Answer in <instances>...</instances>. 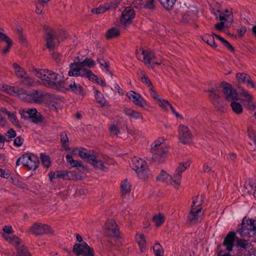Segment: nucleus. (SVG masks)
<instances>
[{"label": "nucleus", "instance_id": "obj_21", "mask_svg": "<svg viewBox=\"0 0 256 256\" xmlns=\"http://www.w3.org/2000/svg\"><path fill=\"white\" fill-rule=\"evenodd\" d=\"M4 42L6 46L1 50L3 54H6L9 52L10 48L12 45V42L10 39L5 34L0 32V47L2 46V42Z\"/></svg>", "mask_w": 256, "mask_h": 256}, {"label": "nucleus", "instance_id": "obj_3", "mask_svg": "<svg viewBox=\"0 0 256 256\" xmlns=\"http://www.w3.org/2000/svg\"><path fill=\"white\" fill-rule=\"evenodd\" d=\"M132 167L140 179L144 180L150 176L147 164L142 158H134L132 160Z\"/></svg>", "mask_w": 256, "mask_h": 256}, {"label": "nucleus", "instance_id": "obj_7", "mask_svg": "<svg viewBox=\"0 0 256 256\" xmlns=\"http://www.w3.org/2000/svg\"><path fill=\"white\" fill-rule=\"evenodd\" d=\"M220 85V88L222 90L225 98L228 101L236 100H238V96L235 89L226 82H222Z\"/></svg>", "mask_w": 256, "mask_h": 256}, {"label": "nucleus", "instance_id": "obj_44", "mask_svg": "<svg viewBox=\"0 0 256 256\" xmlns=\"http://www.w3.org/2000/svg\"><path fill=\"white\" fill-rule=\"evenodd\" d=\"M40 158L42 164L44 168H48L51 166V160L48 155L40 154Z\"/></svg>", "mask_w": 256, "mask_h": 256}, {"label": "nucleus", "instance_id": "obj_55", "mask_svg": "<svg viewBox=\"0 0 256 256\" xmlns=\"http://www.w3.org/2000/svg\"><path fill=\"white\" fill-rule=\"evenodd\" d=\"M12 182L14 185H16L18 186V187L24 188V189H27L28 186L26 184L20 181L19 180L16 178H12Z\"/></svg>", "mask_w": 256, "mask_h": 256}, {"label": "nucleus", "instance_id": "obj_54", "mask_svg": "<svg viewBox=\"0 0 256 256\" xmlns=\"http://www.w3.org/2000/svg\"><path fill=\"white\" fill-rule=\"evenodd\" d=\"M72 172H67L66 171H58L57 172V177L58 178H62L64 180H67L69 178V175L72 174Z\"/></svg>", "mask_w": 256, "mask_h": 256}, {"label": "nucleus", "instance_id": "obj_60", "mask_svg": "<svg viewBox=\"0 0 256 256\" xmlns=\"http://www.w3.org/2000/svg\"><path fill=\"white\" fill-rule=\"evenodd\" d=\"M248 132L249 137L253 140L256 146V132L250 127L248 128Z\"/></svg>", "mask_w": 256, "mask_h": 256}, {"label": "nucleus", "instance_id": "obj_36", "mask_svg": "<svg viewBox=\"0 0 256 256\" xmlns=\"http://www.w3.org/2000/svg\"><path fill=\"white\" fill-rule=\"evenodd\" d=\"M165 218L162 214L159 213L153 216L152 221L157 226H161Z\"/></svg>", "mask_w": 256, "mask_h": 256}, {"label": "nucleus", "instance_id": "obj_6", "mask_svg": "<svg viewBox=\"0 0 256 256\" xmlns=\"http://www.w3.org/2000/svg\"><path fill=\"white\" fill-rule=\"evenodd\" d=\"M237 231L241 236L244 238H250L256 235L254 220L244 218L241 228H238Z\"/></svg>", "mask_w": 256, "mask_h": 256}, {"label": "nucleus", "instance_id": "obj_51", "mask_svg": "<svg viewBox=\"0 0 256 256\" xmlns=\"http://www.w3.org/2000/svg\"><path fill=\"white\" fill-rule=\"evenodd\" d=\"M249 76L245 73H238L236 75V78L239 82L244 84Z\"/></svg>", "mask_w": 256, "mask_h": 256}, {"label": "nucleus", "instance_id": "obj_45", "mask_svg": "<svg viewBox=\"0 0 256 256\" xmlns=\"http://www.w3.org/2000/svg\"><path fill=\"white\" fill-rule=\"evenodd\" d=\"M240 96H242V100L245 102H249L248 104H251L250 102L252 100V95L246 90H242L240 94Z\"/></svg>", "mask_w": 256, "mask_h": 256}, {"label": "nucleus", "instance_id": "obj_18", "mask_svg": "<svg viewBox=\"0 0 256 256\" xmlns=\"http://www.w3.org/2000/svg\"><path fill=\"white\" fill-rule=\"evenodd\" d=\"M46 45L48 48H53L59 44L58 39L52 30L46 33Z\"/></svg>", "mask_w": 256, "mask_h": 256}, {"label": "nucleus", "instance_id": "obj_34", "mask_svg": "<svg viewBox=\"0 0 256 256\" xmlns=\"http://www.w3.org/2000/svg\"><path fill=\"white\" fill-rule=\"evenodd\" d=\"M13 68L14 70L16 75L19 78L21 79L26 75V72L18 64L14 63L13 64Z\"/></svg>", "mask_w": 256, "mask_h": 256}, {"label": "nucleus", "instance_id": "obj_46", "mask_svg": "<svg viewBox=\"0 0 256 256\" xmlns=\"http://www.w3.org/2000/svg\"><path fill=\"white\" fill-rule=\"evenodd\" d=\"M91 74L94 76H90V74H88V76H87V78H88L90 80L94 81L96 84H100L102 86H106L104 80L102 78H98L96 76L94 75L92 72L91 71Z\"/></svg>", "mask_w": 256, "mask_h": 256}, {"label": "nucleus", "instance_id": "obj_58", "mask_svg": "<svg viewBox=\"0 0 256 256\" xmlns=\"http://www.w3.org/2000/svg\"><path fill=\"white\" fill-rule=\"evenodd\" d=\"M70 90L76 94L82 95L84 94V92L82 86L80 84H76L75 82L74 86H72Z\"/></svg>", "mask_w": 256, "mask_h": 256}, {"label": "nucleus", "instance_id": "obj_47", "mask_svg": "<svg viewBox=\"0 0 256 256\" xmlns=\"http://www.w3.org/2000/svg\"><path fill=\"white\" fill-rule=\"evenodd\" d=\"M203 202V196L202 195L200 197L199 196H196L193 199L192 204L191 206H193V208L200 207V206L202 204Z\"/></svg>", "mask_w": 256, "mask_h": 256}, {"label": "nucleus", "instance_id": "obj_31", "mask_svg": "<svg viewBox=\"0 0 256 256\" xmlns=\"http://www.w3.org/2000/svg\"><path fill=\"white\" fill-rule=\"evenodd\" d=\"M93 159L94 160H90L89 163L92 164L96 168L102 170L106 168L104 163L101 160L97 159L95 156H94V158Z\"/></svg>", "mask_w": 256, "mask_h": 256}, {"label": "nucleus", "instance_id": "obj_11", "mask_svg": "<svg viewBox=\"0 0 256 256\" xmlns=\"http://www.w3.org/2000/svg\"><path fill=\"white\" fill-rule=\"evenodd\" d=\"M29 232L35 236L42 235L52 232L50 228L47 224L35 223L29 229Z\"/></svg>", "mask_w": 256, "mask_h": 256}, {"label": "nucleus", "instance_id": "obj_14", "mask_svg": "<svg viewBox=\"0 0 256 256\" xmlns=\"http://www.w3.org/2000/svg\"><path fill=\"white\" fill-rule=\"evenodd\" d=\"M178 137L180 141L184 144H188L191 142L192 136L186 126L180 124L178 128Z\"/></svg>", "mask_w": 256, "mask_h": 256}, {"label": "nucleus", "instance_id": "obj_28", "mask_svg": "<svg viewBox=\"0 0 256 256\" xmlns=\"http://www.w3.org/2000/svg\"><path fill=\"white\" fill-rule=\"evenodd\" d=\"M136 240L140 246V252H143L146 246V240L144 234H136Z\"/></svg>", "mask_w": 256, "mask_h": 256}, {"label": "nucleus", "instance_id": "obj_23", "mask_svg": "<svg viewBox=\"0 0 256 256\" xmlns=\"http://www.w3.org/2000/svg\"><path fill=\"white\" fill-rule=\"evenodd\" d=\"M156 179L168 184H170L175 188L174 176L172 177L164 170H162L160 174L156 177Z\"/></svg>", "mask_w": 256, "mask_h": 256}, {"label": "nucleus", "instance_id": "obj_64", "mask_svg": "<svg viewBox=\"0 0 256 256\" xmlns=\"http://www.w3.org/2000/svg\"><path fill=\"white\" fill-rule=\"evenodd\" d=\"M132 4L135 8L138 9L144 8V6L142 0H134Z\"/></svg>", "mask_w": 256, "mask_h": 256}, {"label": "nucleus", "instance_id": "obj_4", "mask_svg": "<svg viewBox=\"0 0 256 256\" xmlns=\"http://www.w3.org/2000/svg\"><path fill=\"white\" fill-rule=\"evenodd\" d=\"M22 164L28 170H34L38 166V157L32 154H25L20 157L16 160V165Z\"/></svg>", "mask_w": 256, "mask_h": 256}, {"label": "nucleus", "instance_id": "obj_41", "mask_svg": "<svg viewBox=\"0 0 256 256\" xmlns=\"http://www.w3.org/2000/svg\"><path fill=\"white\" fill-rule=\"evenodd\" d=\"M152 248L156 256H164V250L159 242H156Z\"/></svg>", "mask_w": 256, "mask_h": 256}, {"label": "nucleus", "instance_id": "obj_5", "mask_svg": "<svg viewBox=\"0 0 256 256\" xmlns=\"http://www.w3.org/2000/svg\"><path fill=\"white\" fill-rule=\"evenodd\" d=\"M136 56L140 60L144 62L148 66L150 64L154 66L156 64L160 65L162 63V60L160 59L155 60V54L149 50H136Z\"/></svg>", "mask_w": 256, "mask_h": 256}, {"label": "nucleus", "instance_id": "obj_1", "mask_svg": "<svg viewBox=\"0 0 256 256\" xmlns=\"http://www.w3.org/2000/svg\"><path fill=\"white\" fill-rule=\"evenodd\" d=\"M34 73L45 86L55 89L60 86L59 80L61 76L54 72L48 70H34Z\"/></svg>", "mask_w": 256, "mask_h": 256}, {"label": "nucleus", "instance_id": "obj_2", "mask_svg": "<svg viewBox=\"0 0 256 256\" xmlns=\"http://www.w3.org/2000/svg\"><path fill=\"white\" fill-rule=\"evenodd\" d=\"M168 146L164 138H159L151 145V151L152 158L160 160L166 156L168 151Z\"/></svg>", "mask_w": 256, "mask_h": 256}, {"label": "nucleus", "instance_id": "obj_62", "mask_svg": "<svg viewBox=\"0 0 256 256\" xmlns=\"http://www.w3.org/2000/svg\"><path fill=\"white\" fill-rule=\"evenodd\" d=\"M246 108L250 111L253 116L256 118V104H248Z\"/></svg>", "mask_w": 256, "mask_h": 256}, {"label": "nucleus", "instance_id": "obj_9", "mask_svg": "<svg viewBox=\"0 0 256 256\" xmlns=\"http://www.w3.org/2000/svg\"><path fill=\"white\" fill-rule=\"evenodd\" d=\"M203 215L204 212L200 207L191 206L187 216L188 222L191 224H196L202 220Z\"/></svg>", "mask_w": 256, "mask_h": 256}, {"label": "nucleus", "instance_id": "obj_22", "mask_svg": "<svg viewBox=\"0 0 256 256\" xmlns=\"http://www.w3.org/2000/svg\"><path fill=\"white\" fill-rule=\"evenodd\" d=\"M24 89L8 85L6 92L12 96H18L21 100L23 97Z\"/></svg>", "mask_w": 256, "mask_h": 256}, {"label": "nucleus", "instance_id": "obj_8", "mask_svg": "<svg viewBox=\"0 0 256 256\" xmlns=\"http://www.w3.org/2000/svg\"><path fill=\"white\" fill-rule=\"evenodd\" d=\"M70 70L68 72V75L72 76H82L87 78L88 74L94 76L91 74V70L87 68H82L78 66V62L76 63L71 64H70Z\"/></svg>", "mask_w": 256, "mask_h": 256}, {"label": "nucleus", "instance_id": "obj_48", "mask_svg": "<svg viewBox=\"0 0 256 256\" xmlns=\"http://www.w3.org/2000/svg\"><path fill=\"white\" fill-rule=\"evenodd\" d=\"M159 106L164 110H167L168 108L172 109V106L168 102L164 100L160 99L158 102Z\"/></svg>", "mask_w": 256, "mask_h": 256}, {"label": "nucleus", "instance_id": "obj_42", "mask_svg": "<svg viewBox=\"0 0 256 256\" xmlns=\"http://www.w3.org/2000/svg\"><path fill=\"white\" fill-rule=\"evenodd\" d=\"M230 106L232 110L236 114H240L242 112V105L233 100L231 102Z\"/></svg>", "mask_w": 256, "mask_h": 256}, {"label": "nucleus", "instance_id": "obj_63", "mask_svg": "<svg viewBox=\"0 0 256 256\" xmlns=\"http://www.w3.org/2000/svg\"><path fill=\"white\" fill-rule=\"evenodd\" d=\"M109 130L112 136H116L120 133V130L114 124L110 126Z\"/></svg>", "mask_w": 256, "mask_h": 256}, {"label": "nucleus", "instance_id": "obj_16", "mask_svg": "<svg viewBox=\"0 0 256 256\" xmlns=\"http://www.w3.org/2000/svg\"><path fill=\"white\" fill-rule=\"evenodd\" d=\"M128 98L136 105L144 108L148 106L147 102L138 93L134 91H130L127 93Z\"/></svg>", "mask_w": 256, "mask_h": 256}, {"label": "nucleus", "instance_id": "obj_10", "mask_svg": "<svg viewBox=\"0 0 256 256\" xmlns=\"http://www.w3.org/2000/svg\"><path fill=\"white\" fill-rule=\"evenodd\" d=\"M44 94L42 92L37 90H33L30 92H28L24 90L22 100L27 102H34L40 103L43 101Z\"/></svg>", "mask_w": 256, "mask_h": 256}, {"label": "nucleus", "instance_id": "obj_39", "mask_svg": "<svg viewBox=\"0 0 256 256\" xmlns=\"http://www.w3.org/2000/svg\"><path fill=\"white\" fill-rule=\"evenodd\" d=\"M161 5L166 10H172L176 0H158Z\"/></svg>", "mask_w": 256, "mask_h": 256}, {"label": "nucleus", "instance_id": "obj_27", "mask_svg": "<svg viewBox=\"0 0 256 256\" xmlns=\"http://www.w3.org/2000/svg\"><path fill=\"white\" fill-rule=\"evenodd\" d=\"M217 12L220 14L219 18L221 21L232 22V14L230 10H226L224 12L218 10Z\"/></svg>", "mask_w": 256, "mask_h": 256}, {"label": "nucleus", "instance_id": "obj_26", "mask_svg": "<svg viewBox=\"0 0 256 256\" xmlns=\"http://www.w3.org/2000/svg\"><path fill=\"white\" fill-rule=\"evenodd\" d=\"M116 5L112 3L111 4H105L103 5L100 6L98 8L94 9H92L91 10L92 12L96 13L97 14H103L106 12V10L112 8H114Z\"/></svg>", "mask_w": 256, "mask_h": 256}, {"label": "nucleus", "instance_id": "obj_19", "mask_svg": "<svg viewBox=\"0 0 256 256\" xmlns=\"http://www.w3.org/2000/svg\"><path fill=\"white\" fill-rule=\"evenodd\" d=\"M26 114H28L30 120L34 124H38L42 121V116L35 108H26Z\"/></svg>", "mask_w": 256, "mask_h": 256}, {"label": "nucleus", "instance_id": "obj_52", "mask_svg": "<svg viewBox=\"0 0 256 256\" xmlns=\"http://www.w3.org/2000/svg\"><path fill=\"white\" fill-rule=\"evenodd\" d=\"M8 118L10 122H12L14 125H18L19 124L18 120L17 118L15 112H11L8 114Z\"/></svg>", "mask_w": 256, "mask_h": 256}, {"label": "nucleus", "instance_id": "obj_17", "mask_svg": "<svg viewBox=\"0 0 256 256\" xmlns=\"http://www.w3.org/2000/svg\"><path fill=\"white\" fill-rule=\"evenodd\" d=\"M236 238V234L234 232H230L228 234L222 242V245L226 248V251L228 252L232 251Z\"/></svg>", "mask_w": 256, "mask_h": 256}, {"label": "nucleus", "instance_id": "obj_32", "mask_svg": "<svg viewBox=\"0 0 256 256\" xmlns=\"http://www.w3.org/2000/svg\"><path fill=\"white\" fill-rule=\"evenodd\" d=\"M139 80L148 88L152 86L149 78L144 71H141L139 74Z\"/></svg>", "mask_w": 256, "mask_h": 256}, {"label": "nucleus", "instance_id": "obj_38", "mask_svg": "<svg viewBox=\"0 0 256 256\" xmlns=\"http://www.w3.org/2000/svg\"><path fill=\"white\" fill-rule=\"evenodd\" d=\"M202 39L205 42L212 47L214 48L217 47V45L215 42L214 36L213 35L206 34L202 37Z\"/></svg>", "mask_w": 256, "mask_h": 256}, {"label": "nucleus", "instance_id": "obj_33", "mask_svg": "<svg viewBox=\"0 0 256 256\" xmlns=\"http://www.w3.org/2000/svg\"><path fill=\"white\" fill-rule=\"evenodd\" d=\"M120 34V30L118 28H112L108 30L106 38L107 39H111L119 36Z\"/></svg>", "mask_w": 256, "mask_h": 256}, {"label": "nucleus", "instance_id": "obj_30", "mask_svg": "<svg viewBox=\"0 0 256 256\" xmlns=\"http://www.w3.org/2000/svg\"><path fill=\"white\" fill-rule=\"evenodd\" d=\"M126 115L131 117L134 119H142V116L141 114L137 111L132 110L129 108H126L124 110Z\"/></svg>", "mask_w": 256, "mask_h": 256}, {"label": "nucleus", "instance_id": "obj_40", "mask_svg": "<svg viewBox=\"0 0 256 256\" xmlns=\"http://www.w3.org/2000/svg\"><path fill=\"white\" fill-rule=\"evenodd\" d=\"M95 62L94 60L90 58H86L82 62H78V66L82 68H86L85 66L89 68L94 66Z\"/></svg>", "mask_w": 256, "mask_h": 256}, {"label": "nucleus", "instance_id": "obj_37", "mask_svg": "<svg viewBox=\"0 0 256 256\" xmlns=\"http://www.w3.org/2000/svg\"><path fill=\"white\" fill-rule=\"evenodd\" d=\"M78 156L82 158L85 160L87 162H89L90 160H92L94 158V155L90 154L86 152V150L81 148L78 150Z\"/></svg>", "mask_w": 256, "mask_h": 256}, {"label": "nucleus", "instance_id": "obj_35", "mask_svg": "<svg viewBox=\"0 0 256 256\" xmlns=\"http://www.w3.org/2000/svg\"><path fill=\"white\" fill-rule=\"evenodd\" d=\"M67 162L72 167H82V162L80 160H74L70 154L66 156Z\"/></svg>", "mask_w": 256, "mask_h": 256}, {"label": "nucleus", "instance_id": "obj_50", "mask_svg": "<svg viewBox=\"0 0 256 256\" xmlns=\"http://www.w3.org/2000/svg\"><path fill=\"white\" fill-rule=\"evenodd\" d=\"M20 82L26 86H31L34 82L33 79L28 76L26 74L24 77L20 79Z\"/></svg>", "mask_w": 256, "mask_h": 256}, {"label": "nucleus", "instance_id": "obj_29", "mask_svg": "<svg viewBox=\"0 0 256 256\" xmlns=\"http://www.w3.org/2000/svg\"><path fill=\"white\" fill-rule=\"evenodd\" d=\"M2 236L6 241L17 248H18V246L20 245L21 240L18 237L14 236H10L5 234H2Z\"/></svg>", "mask_w": 256, "mask_h": 256}, {"label": "nucleus", "instance_id": "obj_12", "mask_svg": "<svg viewBox=\"0 0 256 256\" xmlns=\"http://www.w3.org/2000/svg\"><path fill=\"white\" fill-rule=\"evenodd\" d=\"M73 252L78 256H94L93 250L86 242H82L80 244H75Z\"/></svg>", "mask_w": 256, "mask_h": 256}, {"label": "nucleus", "instance_id": "obj_56", "mask_svg": "<svg viewBox=\"0 0 256 256\" xmlns=\"http://www.w3.org/2000/svg\"><path fill=\"white\" fill-rule=\"evenodd\" d=\"M194 13L188 11L182 16V20L184 22H189L192 18Z\"/></svg>", "mask_w": 256, "mask_h": 256}, {"label": "nucleus", "instance_id": "obj_43", "mask_svg": "<svg viewBox=\"0 0 256 256\" xmlns=\"http://www.w3.org/2000/svg\"><path fill=\"white\" fill-rule=\"evenodd\" d=\"M94 96L97 102L102 106L104 105L106 100L102 93L98 90H96L94 91Z\"/></svg>", "mask_w": 256, "mask_h": 256}, {"label": "nucleus", "instance_id": "obj_20", "mask_svg": "<svg viewBox=\"0 0 256 256\" xmlns=\"http://www.w3.org/2000/svg\"><path fill=\"white\" fill-rule=\"evenodd\" d=\"M106 228L108 230V234L111 236H118L119 230L117 228L116 222L114 220H108L106 224Z\"/></svg>", "mask_w": 256, "mask_h": 256}, {"label": "nucleus", "instance_id": "obj_57", "mask_svg": "<svg viewBox=\"0 0 256 256\" xmlns=\"http://www.w3.org/2000/svg\"><path fill=\"white\" fill-rule=\"evenodd\" d=\"M128 133L130 134L134 138H138L142 137L143 136V134L142 132L139 130H128Z\"/></svg>", "mask_w": 256, "mask_h": 256}, {"label": "nucleus", "instance_id": "obj_59", "mask_svg": "<svg viewBox=\"0 0 256 256\" xmlns=\"http://www.w3.org/2000/svg\"><path fill=\"white\" fill-rule=\"evenodd\" d=\"M16 136V132L13 129L9 130L6 134V140L8 142L11 140L12 138Z\"/></svg>", "mask_w": 256, "mask_h": 256}, {"label": "nucleus", "instance_id": "obj_15", "mask_svg": "<svg viewBox=\"0 0 256 256\" xmlns=\"http://www.w3.org/2000/svg\"><path fill=\"white\" fill-rule=\"evenodd\" d=\"M134 16L135 13L134 10L130 6L126 7L122 14L120 19V22L126 26L132 22V20Z\"/></svg>", "mask_w": 256, "mask_h": 256}, {"label": "nucleus", "instance_id": "obj_53", "mask_svg": "<svg viewBox=\"0 0 256 256\" xmlns=\"http://www.w3.org/2000/svg\"><path fill=\"white\" fill-rule=\"evenodd\" d=\"M16 256H31L26 248H18Z\"/></svg>", "mask_w": 256, "mask_h": 256}, {"label": "nucleus", "instance_id": "obj_61", "mask_svg": "<svg viewBox=\"0 0 256 256\" xmlns=\"http://www.w3.org/2000/svg\"><path fill=\"white\" fill-rule=\"evenodd\" d=\"M150 92V96L153 98L158 102L161 98H160L159 95L157 94V92L154 89L153 86H151L149 88Z\"/></svg>", "mask_w": 256, "mask_h": 256}, {"label": "nucleus", "instance_id": "obj_24", "mask_svg": "<svg viewBox=\"0 0 256 256\" xmlns=\"http://www.w3.org/2000/svg\"><path fill=\"white\" fill-rule=\"evenodd\" d=\"M132 190V184L128 180L126 179L121 182L120 194L123 197L129 195Z\"/></svg>", "mask_w": 256, "mask_h": 256}, {"label": "nucleus", "instance_id": "obj_25", "mask_svg": "<svg viewBox=\"0 0 256 256\" xmlns=\"http://www.w3.org/2000/svg\"><path fill=\"white\" fill-rule=\"evenodd\" d=\"M59 84H60L56 90H71L72 86H74V81L72 78H67L65 81L61 80V78L59 80Z\"/></svg>", "mask_w": 256, "mask_h": 256}, {"label": "nucleus", "instance_id": "obj_13", "mask_svg": "<svg viewBox=\"0 0 256 256\" xmlns=\"http://www.w3.org/2000/svg\"><path fill=\"white\" fill-rule=\"evenodd\" d=\"M190 166V162H186L180 163L176 168L175 172L174 174V181L176 188H178L180 184L182 174Z\"/></svg>", "mask_w": 256, "mask_h": 256}, {"label": "nucleus", "instance_id": "obj_49", "mask_svg": "<svg viewBox=\"0 0 256 256\" xmlns=\"http://www.w3.org/2000/svg\"><path fill=\"white\" fill-rule=\"evenodd\" d=\"M209 92V97L212 100H218L220 98L219 94L218 93L216 90L214 89V88H212L210 90H208Z\"/></svg>", "mask_w": 256, "mask_h": 256}]
</instances>
